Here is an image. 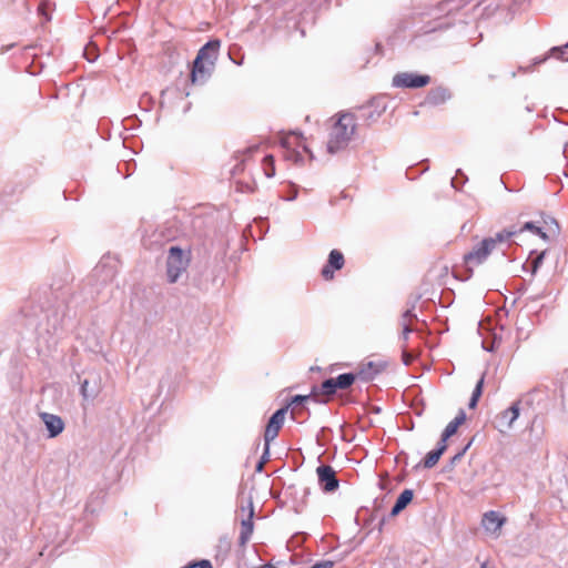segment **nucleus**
<instances>
[{
  "label": "nucleus",
  "instance_id": "obj_20",
  "mask_svg": "<svg viewBox=\"0 0 568 568\" xmlns=\"http://www.w3.org/2000/svg\"><path fill=\"white\" fill-rule=\"evenodd\" d=\"M221 42L220 40H211L206 42L200 50H204L203 60L209 63H214L219 49H220Z\"/></svg>",
  "mask_w": 568,
  "mask_h": 568
},
{
  "label": "nucleus",
  "instance_id": "obj_10",
  "mask_svg": "<svg viewBox=\"0 0 568 568\" xmlns=\"http://www.w3.org/2000/svg\"><path fill=\"white\" fill-rule=\"evenodd\" d=\"M519 402H515L511 406L496 416V427L499 432L506 433L513 428L515 420L519 417Z\"/></svg>",
  "mask_w": 568,
  "mask_h": 568
},
{
  "label": "nucleus",
  "instance_id": "obj_3",
  "mask_svg": "<svg viewBox=\"0 0 568 568\" xmlns=\"http://www.w3.org/2000/svg\"><path fill=\"white\" fill-rule=\"evenodd\" d=\"M118 273V261L111 256H103L92 270L88 281L95 286L111 283Z\"/></svg>",
  "mask_w": 568,
  "mask_h": 568
},
{
  "label": "nucleus",
  "instance_id": "obj_25",
  "mask_svg": "<svg viewBox=\"0 0 568 568\" xmlns=\"http://www.w3.org/2000/svg\"><path fill=\"white\" fill-rule=\"evenodd\" d=\"M506 231H516L517 234L521 233L523 231H530L532 233L540 235L542 239H546V234L541 231L540 227L536 226L532 222H526L520 230H516V229L511 227V229H507Z\"/></svg>",
  "mask_w": 568,
  "mask_h": 568
},
{
  "label": "nucleus",
  "instance_id": "obj_1",
  "mask_svg": "<svg viewBox=\"0 0 568 568\" xmlns=\"http://www.w3.org/2000/svg\"><path fill=\"white\" fill-rule=\"evenodd\" d=\"M331 122L326 150L329 154H336L345 150L353 141L357 130V120L351 112H341L333 116Z\"/></svg>",
  "mask_w": 568,
  "mask_h": 568
},
{
  "label": "nucleus",
  "instance_id": "obj_23",
  "mask_svg": "<svg viewBox=\"0 0 568 568\" xmlns=\"http://www.w3.org/2000/svg\"><path fill=\"white\" fill-rule=\"evenodd\" d=\"M443 455V448H435L427 453V455L424 458V467L425 468H433L439 460L440 456Z\"/></svg>",
  "mask_w": 568,
  "mask_h": 568
},
{
  "label": "nucleus",
  "instance_id": "obj_9",
  "mask_svg": "<svg viewBox=\"0 0 568 568\" xmlns=\"http://www.w3.org/2000/svg\"><path fill=\"white\" fill-rule=\"evenodd\" d=\"M316 473L318 484L325 493H333L338 488L339 481L333 467L329 465H321L317 467Z\"/></svg>",
  "mask_w": 568,
  "mask_h": 568
},
{
  "label": "nucleus",
  "instance_id": "obj_41",
  "mask_svg": "<svg viewBox=\"0 0 568 568\" xmlns=\"http://www.w3.org/2000/svg\"><path fill=\"white\" fill-rule=\"evenodd\" d=\"M545 60H546V58L537 59V60L535 61V64H539V63L544 62Z\"/></svg>",
  "mask_w": 568,
  "mask_h": 568
},
{
  "label": "nucleus",
  "instance_id": "obj_12",
  "mask_svg": "<svg viewBox=\"0 0 568 568\" xmlns=\"http://www.w3.org/2000/svg\"><path fill=\"white\" fill-rule=\"evenodd\" d=\"M345 263L344 255L338 250H332L328 254L327 264L322 268V276L329 281L334 277V272L343 268Z\"/></svg>",
  "mask_w": 568,
  "mask_h": 568
},
{
  "label": "nucleus",
  "instance_id": "obj_26",
  "mask_svg": "<svg viewBox=\"0 0 568 568\" xmlns=\"http://www.w3.org/2000/svg\"><path fill=\"white\" fill-rule=\"evenodd\" d=\"M412 320L409 318H405L404 315H402L400 317V325L403 327V334H402V337L404 341H407L408 339V335L413 332V327H412Z\"/></svg>",
  "mask_w": 568,
  "mask_h": 568
},
{
  "label": "nucleus",
  "instance_id": "obj_8",
  "mask_svg": "<svg viewBox=\"0 0 568 568\" xmlns=\"http://www.w3.org/2000/svg\"><path fill=\"white\" fill-rule=\"evenodd\" d=\"M204 50H200L192 67L191 79L193 83H204L211 75L214 63L203 60Z\"/></svg>",
  "mask_w": 568,
  "mask_h": 568
},
{
  "label": "nucleus",
  "instance_id": "obj_18",
  "mask_svg": "<svg viewBox=\"0 0 568 568\" xmlns=\"http://www.w3.org/2000/svg\"><path fill=\"white\" fill-rule=\"evenodd\" d=\"M337 387L335 383V378H327L325 379L318 388H314L313 396L320 397V396H332L336 393ZM320 402H324L322 398H317Z\"/></svg>",
  "mask_w": 568,
  "mask_h": 568
},
{
  "label": "nucleus",
  "instance_id": "obj_36",
  "mask_svg": "<svg viewBox=\"0 0 568 568\" xmlns=\"http://www.w3.org/2000/svg\"><path fill=\"white\" fill-rule=\"evenodd\" d=\"M469 445H470V444H468V445H467V446H466V447H465L460 453L456 454V455L454 456V458H453V462L458 460V459L464 455V453L466 452V449L468 448V446H469Z\"/></svg>",
  "mask_w": 568,
  "mask_h": 568
},
{
  "label": "nucleus",
  "instance_id": "obj_19",
  "mask_svg": "<svg viewBox=\"0 0 568 568\" xmlns=\"http://www.w3.org/2000/svg\"><path fill=\"white\" fill-rule=\"evenodd\" d=\"M414 493L412 489H405L397 497L395 505L390 510L392 516H397L402 510L406 508V506L413 500Z\"/></svg>",
  "mask_w": 568,
  "mask_h": 568
},
{
  "label": "nucleus",
  "instance_id": "obj_16",
  "mask_svg": "<svg viewBox=\"0 0 568 568\" xmlns=\"http://www.w3.org/2000/svg\"><path fill=\"white\" fill-rule=\"evenodd\" d=\"M386 367L384 362H366L362 363L357 373L359 379L368 382L374 379Z\"/></svg>",
  "mask_w": 568,
  "mask_h": 568
},
{
  "label": "nucleus",
  "instance_id": "obj_31",
  "mask_svg": "<svg viewBox=\"0 0 568 568\" xmlns=\"http://www.w3.org/2000/svg\"><path fill=\"white\" fill-rule=\"evenodd\" d=\"M296 197H297V189L295 186H291L290 193L287 195L283 196V199L285 201H294Z\"/></svg>",
  "mask_w": 568,
  "mask_h": 568
},
{
  "label": "nucleus",
  "instance_id": "obj_43",
  "mask_svg": "<svg viewBox=\"0 0 568 568\" xmlns=\"http://www.w3.org/2000/svg\"><path fill=\"white\" fill-rule=\"evenodd\" d=\"M262 467H263V462H261V463L258 464L257 469H258V470H261V469H262Z\"/></svg>",
  "mask_w": 568,
  "mask_h": 568
},
{
  "label": "nucleus",
  "instance_id": "obj_2",
  "mask_svg": "<svg viewBox=\"0 0 568 568\" xmlns=\"http://www.w3.org/2000/svg\"><path fill=\"white\" fill-rule=\"evenodd\" d=\"M515 235H517L516 231H500L495 236L484 239L470 252L465 254L464 262L467 270L473 271L474 267L483 264L498 244L507 242Z\"/></svg>",
  "mask_w": 568,
  "mask_h": 568
},
{
  "label": "nucleus",
  "instance_id": "obj_5",
  "mask_svg": "<svg viewBox=\"0 0 568 568\" xmlns=\"http://www.w3.org/2000/svg\"><path fill=\"white\" fill-rule=\"evenodd\" d=\"M287 408L288 407L286 406V407L277 409L271 416V418H270V420H268V423L266 425L265 433H264V454H263V458L268 456L270 443L277 437L278 432H280V429L282 428V426L284 424V419H285V415L287 413Z\"/></svg>",
  "mask_w": 568,
  "mask_h": 568
},
{
  "label": "nucleus",
  "instance_id": "obj_24",
  "mask_svg": "<svg viewBox=\"0 0 568 568\" xmlns=\"http://www.w3.org/2000/svg\"><path fill=\"white\" fill-rule=\"evenodd\" d=\"M263 171L266 178H272L275 175L274 159L272 155L264 156Z\"/></svg>",
  "mask_w": 568,
  "mask_h": 568
},
{
  "label": "nucleus",
  "instance_id": "obj_39",
  "mask_svg": "<svg viewBox=\"0 0 568 568\" xmlns=\"http://www.w3.org/2000/svg\"><path fill=\"white\" fill-rule=\"evenodd\" d=\"M84 54H85V57H87L88 61H94V60H95V58H97V55H92V57H90V55H89L88 50H85V53H84Z\"/></svg>",
  "mask_w": 568,
  "mask_h": 568
},
{
  "label": "nucleus",
  "instance_id": "obj_15",
  "mask_svg": "<svg viewBox=\"0 0 568 568\" xmlns=\"http://www.w3.org/2000/svg\"><path fill=\"white\" fill-rule=\"evenodd\" d=\"M88 376H90V378H85L81 383V394L84 399H94L101 389L100 374L90 372Z\"/></svg>",
  "mask_w": 568,
  "mask_h": 568
},
{
  "label": "nucleus",
  "instance_id": "obj_17",
  "mask_svg": "<svg viewBox=\"0 0 568 568\" xmlns=\"http://www.w3.org/2000/svg\"><path fill=\"white\" fill-rule=\"evenodd\" d=\"M452 98V93L448 88L438 85L429 90L427 93L424 104L437 106L444 104Z\"/></svg>",
  "mask_w": 568,
  "mask_h": 568
},
{
  "label": "nucleus",
  "instance_id": "obj_22",
  "mask_svg": "<svg viewBox=\"0 0 568 568\" xmlns=\"http://www.w3.org/2000/svg\"><path fill=\"white\" fill-rule=\"evenodd\" d=\"M355 375L352 373H344L335 378L337 389H346L353 385Z\"/></svg>",
  "mask_w": 568,
  "mask_h": 568
},
{
  "label": "nucleus",
  "instance_id": "obj_37",
  "mask_svg": "<svg viewBox=\"0 0 568 568\" xmlns=\"http://www.w3.org/2000/svg\"><path fill=\"white\" fill-rule=\"evenodd\" d=\"M541 262V256L537 257L535 261H534V272L537 271L539 264Z\"/></svg>",
  "mask_w": 568,
  "mask_h": 568
},
{
  "label": "nucleus",
  "instance_id": "obj_13",
  "mask_svg": "<svg viewBox=\"0 0 568 568\" xmlns=\"http://www.w3.org/2000/svg\"><path fill=\"white\" fill-rule=\"evenodd\" d=\"M39 416L44 424L45 429L48 430V436L50 438H54L63 432L64 422L60 416L44 412L40 413Z\"/></svg>",
  "mask_w": 568,
  "mask_h": 568
},
{
  "label": "nucleus",
  "instance_id": "obj_38",
  "mask_svg": "<svg viewBox=\"0 0 568 568\" xmlns=\"http://www.w3.org/2000/svg\"><path fill=\"white\" fill-rule=\"evenodd\" d=\"M477 403H478V400L476 398L470 397V400L468 404L469 408H475Z\"/></svg>",
  "mask_w": 568,
  "mask_h": 568
},
{
  "label": "nucleus",
  "instance_id": "obj_34",
  "mask_svg": "<svg viewBox=\"0 0 568 568\" xmlns=\"http://www.w3.org/2000/svg\"><path fill=\"white\" fill-rule=\"evenodd\" d=\"M446 440L447 439H444V435L442 434V438L438 442L437 444V448H443V453L446 450L447 448V445H446Z\"/></svg>",
  "mask_w": 568,
  "mask_h": 568
},
{
  "label": "nucleus",
  "instance_id": "obj_42",
  "mask_svg": "<svg viewBox=\"0 0 568 568\" xmlns=\"http://www.w3.org/2000/svg\"><path fill=\"white\" fill-rule=\"evenodd\" d=\"M260 568H275V567H274V566H272V565H263V566H262V567H260Z\"/></svg>",
  "mask_w": 568,
  "mask_h": 568
},
{
  "label": "nucleus",
  "instance_id": "obj_27",
  "mask_svg": "<svg viewBox=\"0 0 568 568\" xmlns=\"http://www.w3.org/2000/svg\"><path fill=\"white\" fill-rule=\"evenodd\" d=\"M550 57H554L558 60L568 61V50H565L564 45L554 47L550 50Z\"/></svg>",
  "mask_w": 568,
  "mask_h": 568
},
{
  "label": "nucleus",
  "instance_id": "obj_28",
  "mask_svg": "<svg viewBox=\"0 0 568 568\" xmlns=\"http://www.w3.org/2000/svg\"><path fill=\"white\" fill-rule=\"evenodd\" d=\"M184 568H213L210 560L202 559L200 561L191 562Z\"/></svg>",
  "mask_w": 568,
  "mask_h": 568
},
{
  "label": "nucleus",
  "instance_id": "obj_14",
  "mask_svg": "<svg viewBox=\"0 0 568 568\" xmlns=\"http://www.w3.org/2000/svg\"><path fill=\"white\" fill-rule=\"evenodd\" d=\"M253 516H254V507H253V503L250 500L248 506H247V518H245L241 521L239 545L242 548H245L246 544L250 541V539L252 537V534L254 530Z\"/></svg>",
  "mask_w": 568,
  "mask_h": 568
},
{
  "label": "nucleus",
  "instance_id": "obj_35",
  "mask_svg": "<svg viewBox=\"0 0 568 568\" xmlns=\"http://www.w3.org/2000/svg\"><path fill=\"white\" fill-rule=\"evenodd\" d=\"M403 361H404L405 365H409V363L412 361L410 355H408V353H406V352H403Z\"/></svg>",
  "mask_w": 568,
  "mask_h": 568
},
{
  "label": "nucleus",
  "instance_id": "obj_33",
  "mask_svg": "<svg viewBox=\"0 0 568 568\" xmlns=\"http://www.w3.org/2000/svg\"><path fill=\"white\" fill-rule=\"evenodd\" d=\"M458 175H462L464 178V174L462 173L460 170L457 171V175L455 178L452 179V186L456 190L459 189V185H458Z\"/></svg>",
  "mask_w": 568,
  "mask_h": 568
},
{
  "label": "nucleus",
  "instance_id": "obj_32",
  "mask_svg": "<svg viewBox=\"0 0 568 568\" xmlns=\"http://www.w3.org/2000/svg\"><path fill=\"white\" fill-rule=\"evenodd\" d=\"M402 315H404L405 318H409L412 321L417 320V315L413 312V308L406 310Z\"/></svg>",
  "mask_w": 568,
  "mask_h": 568
},
{
  "label": "nucleus",
  "instance_id": "obj_4",
  "mask_svg": "<svg viewBox=\"0 0 568 568\" xmlns=\"http://www.w3.org/2000/svg\"><path fill=\"white\" fill-rule=\"evenodd\" d=\"M186 266L187 260L183 251L178 246H172L166 261V273L170 283H175L180 275L186 270Z\"/></svg>",
  "mask_w": 568,
  "mask_h": 568
},
{
  "label": "nucleus",
  "instance_id": "obj_7",
  "mask_svg": "<svg viewBox=\"0 0 568 568\" xmlns=\"http://www.w3.org/2000/svg\"><path fill=\"white\" fill-rule=\"evenodd\" d=\"M429 82L430 77L427 74L399 72L393 77L392 84L395 88L418 89L427 85Z\"/></svg>",
  "mask_w": 568,
  "mask_h": 568
},
{
  "label": "nucleus",
  "instance_id": "obj_44",
  "mask_svg": "<svg viewBox=\"0 0 568 568\" xmlns=\"http://www.w3.org/2000/svg\"><path fill=\"white\" fill-rule=\"evenodd\" d=\"M564 49L568 50V42L566 44H564Z\"/></svg>",
  "mask_w": 568,
  "mask_h": 568
},
{
  "label": "nucleus",
  "instance_id": "obj_21",
  "mask_svg": "<svg viewBox=\"0 0 568 568\" xmlns=\"http://www.w3.org/2000/svg\"><path fill=\"white\" fill-rule=\"evenodd\" d=\"M465 420H466V414L463 409H460L459 413L457 414V416L452 422H449L448 425L446 426V428L444 429V432H443L444 439H448L449 437L455 435L458 427L462 424H464Z\"/></svg>",
  "mask_w": 568,
  "mask_h": 568
},
{
  "label": "nucleus",
  "instance_id": "obj_11",
  "mask_svg": "<svg viewBox=\"0 0 568 568\" xmlns=\"http://www.w3.org/2000/svg\"><path fill=\"white\" fill-rule=\"evenodd\" d=\"M506 523V518L498 511L489 510L484 514L481 525L486 532L499 536L503 525Z\"/></svg>",
  "mask_w": 568,
  "mask_h": 568
},
{
  "label": "nucleus",
  "instance_id": "obj_40",
  "mask_svg": "<svg viewBox=\"0 0 568 568\" xmlns=\"http://www.w3.org/2000/svg\"><path fill=\"white\" fill-rule=\"evenodd\" d=\"M479 568H494V567H493V566H490L488 562H486V561H485V562H483V564L480 565V567H479Z\"/></svg>",
  "mask_w": 568,
  "mask_h": 568
},
{
  "label": "nucleus",
  "instance_id": "obj_29",
  "mask_svg": "<svg viewBox=\"0 0 568 568\" xmlns=\"http://www.w3.org/2000/svg\"><path fill=\"white\" fill-rule=\"evenodd\" d=\"M483 386H484V376L480 377V379L477 382L475 389L473 392L471 397L476 398L477 400L480 398L483 394Z\"/></svg>",
  "mask_w": 568,
  "mask_h": 568
},
{
  "label": "nucleus",
  "instance_id": "obj_30",
  "mask_svg": "<svg viewBox=\"0 0 568 568\" xmlns=\"http://www.w3.org/2000/svg\"><path fill=\"white\" fill-rule=\"evenodd\" d=\"M308 398H310V396L296 395L292 398L291 404L292 405H301L304 402H306Z\"/></svg>",
  "mask_w": 568,
  "mask_h": 568
},
{
  "label": "nucleus",
  "instance_id": "obj_6",
  "mask_svg": "<svg viewBox=\"0 0 568 568\" xmlns=\"http://www.w3.org/2000/svg\"><path fill=\"white\" fill-rule=\"evenodd\" d=\"M281 144L285 149V159L294 163H300L303 161V154L295 148H302L304 152L311 154L308 148L305 144H303V138L296 133H291L284 136L282 139Z\"/></svg>",
  "mask_w": 568,
  "mask_h": 568
}]
</instances>
